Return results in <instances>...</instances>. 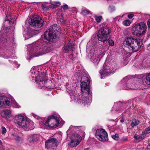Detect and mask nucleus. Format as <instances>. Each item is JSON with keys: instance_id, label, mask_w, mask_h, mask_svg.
<instances>
[{"instance_id": "f257e3e1", "label": "nucleus", "mask_w": 150, "mask_h": 150, "mask_svg": "<svg viewBox=\"0 0 150 150\" xmlns=\"http://www.w3.org/2000/svg\"><path fill=\"white\" fill-rule=\"evenodd\" d=\"M89 76H84L81 78V88L82 93L79 95L76 94L72 96L76 102L88 104L91 102L92 93L90 90V79Z\"/></svg>"}, {"instance_id": "f03ea898", "label": "nucleus", "mask_w": 150, "mask_h": 150, "mask_svg": "<svg viewBox=\"0 0 150 150\" xmlns=\"http://www.w3.org/2000/svg\"><path fill=\"white\" fill-rule=\"evenodd\" d=\"M125 46L130 50L135 52L138 51L142 45L141 39H137L132 37L127 38L124 42Z\"/></svg>"}, {"instance_id": "7ed1b4c3", "label": "nucleus", "mask_w": 150, "mask_h": 150, "mask_svg": "<svg viewBox=\"0 0 150 150\" xmlns=\"http://www.w3.org/2000/svg\"><path fill=\"white\" fill-rule=\"evenodd\" d=\"M60 29L57 25L50 26L44 33V39L47 41H52L60 33Z\"/></svg>"}, {"instance_id": "20e7f679", "label": "nucleus", "mask_w": 150, "mask_h": 150, "mask_svg": "<svg viewBox=\"0 0 150 150\" xmlns=\"http://www.w3.org/2000/svg\"><path fill=\"white\" fill-rule=\"evenodd\" d=\"M14 122L19 126L23 128H26L29 130H32L34 128L33 123L31 121H28L26 118L22 115L16 116Z\"/></svg>"}, {"instance_id": "39448f33", "label": "nucleus", "mask_w": 150, "mask_h": 150, "mask_svg": "<svg viewBox=\"0 0 150 150\" xmlns=\"http://www.w3.org/2000/svg\"><path fill=\"white\" fill-rule=\"evenodd\" d=\"M110 33L111 30L108 27L105 26L100 28L97 33L98 40L105 42L110 38Z\"/></svg>"}, {"instance_id": "423d86ee", "label": "nucleus", "mask_w": 150, "mask_h": 150, "mask_svg": "<svg viewBox=\"0 0 150 150\" xmlns=\"http://www.w3.org/2000/svg\"><path fill=\"white\" fill-rule=\"evenodd\" d=\"M44 44L45 42L41 41L40 42H37L33 45V49L35 51L37 52V55H34L33 57H37L51 51L50 48L45 46Z\"/></svg>"}, {"instance_id": "0eeeda50", "label": "nucleus", "mask_w": 150, "mask_h": 150, "mask_svg": "<svg viewBox=\"0 0 150 150\" xmlns=\"http://www.w3.org/2000/svg\"><path fill=\"white\" fill-rule=\"evenodd\" d=\"M117 68V64L114 63L112 64L109 63L106 65L104 64L103 68L102 70H100L99 72L102 79L105 77L110 75L112 73L114 72Z\"/></svg>"}, {"instance_id": "6e6552de", "label": "nucleus", "mask_w": 150, "mask_h": 150, "mask_svg": "<svg viewBox=\"0 0 150 150\" xmlns=\"http://www.w3.org/2000/svg\"><path fill=\"white\" fill-rule=\"evenodd\" d=\"M146 28V24L143 22H141L136 24L132 28V31L134 35L140 36L145 33Z\"/></svg>"}, {"instance_id": "1a4fd4ad", "label": "nucleus", "mask_w": 150, "mask_h": 150, "mask_svg": "<svg viewBox=\"0 0 150 150\" xmlns=\"http://www.w3.org/2000/svg\"><path fill=\"white\" fill-rule=\"evenodd\" d=\"M60 124L59 120L55 116L52 115L49 116L47 120L44 123L45 126L51 128H56Z\"/></svg>"}, {"instance_id": "9d476101", "label": "nucleus", "mask_w": 150, "mask_h": 150, "mask_svg": "<svg viewBox=\"0 0 150 150\" xmlns=\"http://www.w3.org/2000/svg\"><path fill=\"white\" fill-rule=\"evenodd\" d=\"M43 21L41 18H34L33 19L30 18L29 20V24L34 27L35 30H39L43 25Z\"/></svg>"}, {"instance_id": "9b49d317", "label": "nucleus", "mask_w": 150, "mask_h": 150, "mask_svg": "<svg viewBox=\"0 0 150 150\" xmlns=\"http://www.w3.org/2000/svg\"><path fill=\"white\" fill-rule=\"evenodd\" d=\"M129 76L124 78L122 81L123 83L122 88L124 90H133L136 88L135 83L132 80L128 79Z\"/></svg>"}, {"instance_id": "f8f14e48", "label": "nucleus", "mask_w": 150, "mask_h": 150, "mask_svg": "<svg viewBox=\"0 0 150 150\" xmlns=\"http://www.w3.org/2000/svg\"><path fill=\"white\" fill-rule=\"evenodd\" d=\"M95 136L96 138L100 141L105 142L108 140L107 132L102 129H97L96 131Z\"/></svg>"}, {"instance_id": "ddd939ff", "label": "nucleus", "mask_w": 150, "mask_h": 150, "mask_svg": "<svg viewBox=\"0 0 150 150\" xmlns=\"http://www.w3.org/2000/svg\"><path fill=\"white\" fill-rule=\"evenodd\" d=\"M45 147L47 149H54L57 147L58 144V141L55 138L50 139L45 142Z\"/></svg>"}, {"instance_id": "4468645a", "label": "nucleus", "mask_w": 150, "mask_h": 150, "mask_svg": "<svg viewBox=\"0 0 150 150\" xmlns=\"http://www.w3.org/2000/svg\"><path fill=\"white\" fill-rule=\"evenodd\" d=\"M35 81L38 83V86L41 88L46 85L47 79L43 74H40L38 76L35 77Z\"/></svg>"}, {"instance_id": "2eb2a0df", "label": "nucleus", "mask_w": 150, "mask_h": 150, "mask_svg": "<svg viewBox=\"0 0 150 150\" xmlns=\"http://www.w3.org/2000/svg\"><path fill=\"white\" fill-rule=\"evenodd\" d=\"M81 137L78 134H76L74 136V138L71 141L69 145L71 147L76 146L78 145L81 140Z\"/></svg>"}, {"instance_id": "dca6fc26", "label": "nucleus", "mask_w": 150, "mask_h": 150, "mask_svg": "<svg viewBox=\"0 0 150 150\" xmlns=\"http://www.w3.org/2000/svg\"><path fill=\"white\" fill-rule=\"evenodd\" d=\"M10 99L4 95L0 96V107L4 106H9L10 105Z\"/></svg>"}, {"instance_id": "f3484780", "label": "nucleus", "mask_w": 150, "mask_h": 150, "mask_svg": "<svg viewBox=\"0 0 150 150\" xmlns=\"http://www.w3.org/2000/svg\"><path fill=\"white\" fill-rule=\"evenodd\" d=\"M103 56L102 54H94L93 55L91 60L95 64L97 65Z\"/></svg>"}, {"instance_id": "a211bd4d", "label": "nucleus", "mask_w": 150, "mask_h": 150, "mask_svg": "<svg viewBox=\"0 0 150 150\" xmlns=\"http://www.w3.org/2000/svg\"><path fill=\"white\" fill-rule=\"evenodd\" d=\"M63 49L66 52H68L69 51H73L74 49V46L72 44L67 42L64 45Z\"/></svg>"}, {"instance_id": "6ab92c4d", "label": "nucleus", "mask_w": 150, "mask_h": 150, "mask_svg": "<svg viewBox=\"0 0 150 150\" xmlns=\"http://www.w3.org/2000/svg\"><path fill=\"white\" fill-rule=\"evenodd\" d=\"M39 139V136L38 134H31L29 135L28 141L30 142H34L38 140Z\"/></svg>"}, {"instance_id": "aec40b11", "label": "nucleus", "mask_w": 150, "mask_h": 150, "mask_svg": "<svg viewBox=\"0 0 150 150\" xmlns=\"http://www.w3.org/2000/svg\"><path fill=\"white\" fill-rule=\"evenodd\" d=\"M144 79L143 81L146 84L150 85V73L146 74L144 76Z\"/></svg>"}, {"instance_id": "412c9836", "label": "nucleus", "mask_w": 150, "mask_h": 150, "mask_svg": "<svg viewBox=\"0 0 150 150\" xmlns=\"http://www.w3.org/2000/svg\"><path fill=\"white\" fill-rule=\"evenodd\" d=\"M42 74L39 72L38 71H37L35 69L34 67H33L31 70V75L33 78H35V76H38L39 74Z\"/></svg>"}, {"instance_id": "4be33fe9", "label": "nucleus", "mask_w": 150, "mask_h": 150, "mask_svg": "<svg viewBox=\"0 0 150 150\" xmlns=\"http://www.w3.org/2000/svg\"><path fill=\"white\" fill-rule=\"evenodd\" d=\"M11 114L10 111L8 110H3L1 113V115L3 117H6L9 115Z\"/></svg>"}, {"instance_id": "5701e85b", "label": "nucleus", "mask_w": 150, "mask_h": 150, "mask_svg": "<svg viewBox=\"0 0 150 150\" xmlns=\"http://www.w3.org/2000/svg\"><path fill=\"white\" fill-rule=\"evenodd\" d=\"M145 136V134H143L137 135H135L134 136V138L136 140H141L143 139Z\"/></svg>"}, {"instance_id": "b1692460", "label": "nucleus", "mask_w": 150, "mask_h": 150, "mask_svg": "<svg viewBox=\"0 0 150 150\" xmlns=\"http://www.w3.org/2000/svg\"><path fill=\"white\" fill-rule=\"evenodd\" d=\"M139 123V121L136 119H134L131 124V126L133 128L134 126L137 125Z\"/></svg>"}, {"instance_id": "393cba45", "label": "nucleus", "mask_w": 150, "mask_h": 150, "mask_svg": "<svg viewBox=\"0 0 150 150\" xmlns=\"http://www.w3.org/2000/svg\"><path fill=\"white\" fill-rule=\"evenodd\" d=\"M122 24L124 25L128 26L130 25L131 22L129 20H125L122 22Z\"/></svg>"}, {"instance_id": "a878e982", "label": "nucleus", "mask_w": 150, "mask_h": 150, "mask_svg": "<svg viewBox=\"0 0 150 150\" xmlns=\"http://www.w3.org/2000/svg\"><path fill=\"white\" fill-rule=\"evenodd\" d=\"M95 18L96 21L98 23L100 22L102 18V17L101 16H98L96 15L95 16Z\"/></svg>"}, {"instance_id": "bb28decb", "label": "nucleus", "mask_w": 150, "mask_h": 150, "mask_svg": "<svg viewBox=\"0 0 150 150\" xmlns=\"http://www.w3.org/2000/svg\"><path fill=\"white\" fill-rule=\"evenodd\" d=\"M108 10L110 12L112 13L115 11V7L113 6H110L108 8Z\"/></svg>"}, {"instance_id": "cd10ccee", "label": "nucleus", "mask_w": 150, "mask_h": 150, "mask_svg": "<svg viewBox=\"0 0 150 150\" xmlns=\"http://www.w3.org/2000/svg\"><path fill=\"white\" fill-rule=\"evenodd\" d=\"M42 9L45 11H47L49 9V8H50V6H48L46 5L42 4Z\"/></svg>"}, {"instance_id": "c85d7f7f", "label": "nucleus", "mask_w": 150, "mask_h": 150, "mask_svg": "<svg viewBox=\"0 0 150 150\" xmlns=\"http://www.w3.org/2000/svg\"><path fill=\"white\" fill-rule=\"evenodd\" d=\"M112 138L116 140H118L119 139V137L118 134H115L112 136Z\"/></svg>"}, {"instance_id": "c756f323", "label": "nucleus", "mask_w": 150, "mask_h": 150, "mask_svg": "<svg viewBox=\"0 0 150 150\" xmlns=\"http://www.w3.org/2000/svg\"><path fill=\"white\" fill-rule=\"evenodd\" d=\"M150 133V127H148L144 132V133L145 135L146 134H147Z\"/></svg>"}, {"instance_id": "7c9ffc66", "label": "nucleus", "mask_w": 150, "mask_h": 150, "mask_svg": "<svg viewBox=\"0 0 150 150\" xmlns=\"http://www.w3.org/2000/svg\"><path fill=\"white\" fill-rule=\"evenodd\" d=\"M89 11L88 10H84L82 11V13H84L85 14H89L90 13Z\"/></svg>"}, {"instance_id": "2f4dec72", "label": "nucleus", "mask_w": 150, "mask_h": 150, "mask_svg": "<svg viewBox=\"0 0 150 150\" xmlns=\"http://www.w3.org/2000/svg\"><path fill=\"white\" fill-rule=\"evenodd\" d=\"M2 133L4 134L6 132V129L4 127H1Z\"/></svg>"}, {"instance_id": "473e14b6", "label": "nucleus", "mask_w": 150, "mask_h": 150, "mask_svg": "<svg viewBox=\"0 0 150 150\" xmlns=\"http://www.w3.org/2000/svg\"><path fill=\"white\" fill-rule=\"evenodd\" d=\"M108 42L109 45L110 46H113L114 44V42L112 40H110Z\"/></svg>"}, {"instance_id": "72a5a7b5", "label": "nucleus", "mask_w": 150, "mask_h": 150, "mask_svg": "<svg viewBox=\"0 0 150 150\" xmlns=\"http://www.w3.org/2000/svg\"><path fill=\"white\" fill-rule=\"evenodd\" d=\"M7 21H8V23L10 24H11V23H13L14 22V20H5V21L6 22Z\"/></svg>"}, {"instance_id": "f704fd0d", "label": "nucleus", "mask_w": 150, "mask_h": 150, "mask_svg": "<svg viewBox=\"0 0 150 150\" xmlns=\"http://www.w3.org/2000/svg\"><path fill=\"white\" fill-rule=\"evenodd\" d=\"M62 8H63L64 10H67L68 9V6L66 4L62 6Z\"/></svg>"}, {"instance_id": "c9c22d12", "label": "nucleus", "mask_w": 150, "mask_h": 150, "mask_svg": "<svg viewBox=\"0 0 150 150\" xmlns=\"http://www.w3.org/2000/svg\"><path fill=\"white\" fill-rule=\"evenodd\" d=\"M54 5H56V6H59L60 5V3L59 2H54Z\"/></svg>"}, {"instance_id": "e433bc0d", "label": "nucleus", "mask_w": 150, "mask_h": 150, "mask_svg": "<svg viewBox=\"0 0 150 150\" xmlns=\"http://www.w3.org/2000/svg\"><path fill=\"white\" fill-rule=\"evenodd\" d=\"M74 55L73 54H72L70 55L69 56V58L72 60H74V58H75L73 56Z\"/></svg>"}, {"instance_id": "4c0bfd02", "label": "nucleus", "mask_w": 150, "mask_h": 150, "mask_svg": "<svg viewBox=\"0 0 150 150\" xmlns=\"http://www.w3.org/2000/svg\"><path fill=\"white\" fill-rule=\"evenodd\" d=\"M15 138L17 141H19L20 139V137L17 135H15Z\"/></svg>"}, {"instance_id": "58836bf2", "label": "nucleus", "mask_w": 150, "mask_h": 150, "mask_svg": "<svg viewBox=\"0 0 150 150\" xmlns=\"http://www.w3.org/2000/svg\"><path fill=\"white\" fill-rule=\"evenodd\" d=\"M134 16V15L133 14H129L128 16V17L129 18H132Z\"/></svg>"}, {"instance_id": "ea45409f", "label": "nucleus", "mask_w": 150, "mask_h": 150, "mask_svg": "<svg viewBox=\"0 0 150 150\" xmlns=\"http://www.w3.org/2000/svg\"><path fill=\"white\" fill-rule=\"evenodd\" d=\"M149 21L150 20L149 19L147 21V25L149 28H150V21Z\"/></svg>"}, {"instance_id": "a19ab883", "label": "nucleus", "mask_w": 150, "mask_h": 150, "mask_svg": "<svg viewBox=\"0 0 150 150\" xmlns=\"http://www.w3.org/2000/svg\"><path fill=\"white\" fill-rule=\"evenodd\" d=\"M146 66H148L149 65L150 61L149 60H147L146 62Z\"/></svg>"}, {"instance_id": "79ce46f5", "label": "nucleus", "mask_w": 150, "mask_h": 150, "mask_svg": "<svg viewBox=\"0 0 150 150\" xmlns=\"http://www.w3.org/2000/svg\"><path fill=\"white\" fill-rule=\"evenodd\" d=\"M33 116L35 118H37V119H38V117H37V116L36 115H35V114H33Z\"/></svg>"}, {"instance_id": "37998d69", "label": "nucleus", "mask_w": 150, "mask_h": 150, "mask_svg": "<svg viewBox=\"0 0 150 150\" xmlns=\"http://www.w3.org/2000/svg\"><path fill=\"white\" fill-rule=\"evenodd\" d=\"M15 106H16V108H19V105H18V104L17 103H16Z\"/></svg>"}, {"instance_id": "c03bdc74", "label": "nucleus", "mask_w": 150, "mask_h": 150, "mask_svg": "<svg viewBox=\"0 0 150 150\" xmlns=\"http://www.w3.org/2000/svg\"><path fill=\"white\" fill-rule=\"evenodd\" d=\"M120 121L121 122L123 123L124 122V120L122 118L120 120Z\"/></svg>"}, {"instance_id": "a18cd8bd", "label": "nucleus", "mask_w": 150, "mask_h": 150, "mask_svg": "<svg viewBox=\"0 0 150 150\" xmlns=\"http://www.w3.org/2000/svg\"><path fill=\"white\" fill-rule=\"evenodd\" d=\"M2 143L1 141L0 140V145H2Z\"/></svg>"}, {"instance_id": "49530a36", "label": "nucleus", "mask_w": 150, "mask_h": 150, "mask_svg": "<svg viewBox=\"0 0 150 150\" xmlns=\"http://www.w3.org/2000/svg\"><path fill=\"white\" fill-rule=\"evenodd\" d=\"M88 148H86L84 150H88Z\"/></svg>"}, {"instance_id": "de8ad7c7", "label": "nucleus", "mask_w": 150, "mask_h": 150, "mask_svg": "<svg viewBox=\"0 0 150 150\" xmlns=\"http://www.w3.org/2000/svg\"><path fill=\"white\" fill-rule=\"evenodd\" d=\"M117 105V103H115L114 104V105L115 106V105Z\"/></svg>"}, {"instance_id": "09e8293b", "label": "nucleus", "mask_w": 150, "mask_h": 150, "mask_svg": "<svg viewBox=\"0 0 150 150\" xmlns=\"http://www.w3.org/2000/svg\"><path fill=\"white\" fill-rule=\"evenodd\" d=\"M150 16L149 15H148V16Z\"/></svg>"}, {"instance_id": "8fccbe9b", "label": "nucleus", "mask_w": 150, "mask_h": 150, "mask_svg": "<svg viewBox=\"0 0 150 150\" xmlns=\"http://www.w3.org/2000/svg\"><path fill=\"white\" fill-rule=\"evenodd\" d=\"M71 127H72L71 126L70 127V128Z\"/></svg>"}, {"instance_id": "3c124183", "label": "nucleus", "mask_w": 150, "mask_h": 150, "mask_svg": "<svg viewBox=\"0 0 150 150\" xmlns=\"http://www.w3.org/2000/svg\"><path fill=\"white\" fill-rule=\"evenodd\" d=\"M150 144H149V145Z\"/></svg>"}]
</instances>
